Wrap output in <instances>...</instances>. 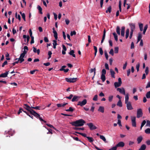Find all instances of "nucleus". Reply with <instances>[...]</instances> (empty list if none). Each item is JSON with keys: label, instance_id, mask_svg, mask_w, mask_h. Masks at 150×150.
<instances>
[{"label": "nucleus", "instance_id": "nucleus-1", "mask_svg": "<svg viewBox=\"0 0 150 150\" xmlns=\"http://www.w3.org/2000/svg\"><path fill=\"white\" fill-rule=\"evenodd\" d=\"M24 108H25L27 110L30 112V113L32 115H34V116L37 118H39V119L42 121L44 122L45 123H46V121L42 119L40 117V116L39 114L36 112L34 110L32 109L31 107L28 105L26 104H24Z\"/></svg>", "mask_w": 150, "mask_h": 150}, {"label": "nucleus", "instance_id": "nucleus-2", "mask_svg": "<svg viewBox=\"0 0 150 150\" xmlns=\"http://www.w3.org/2000/svg\"><path fill=\"white\" fill-rule=\"evenodd\" d=\"M85 123V121L82 119L77 120L70 123L72 126L76 127H81Z\"/></svg>", "mask_w": 150, "mask_h": 150}, {"label": "nucleus", "instance_id": "nucleus-3", "mask_svg": "<svg viewBox=\"0 0 150 150\" xmlns=\"http://www.w3.org/2000/svg\"><path fill=\"white\" fill-rule=\"evenodd\" d=\"M118 82H115L114 83L115 87V88H117L120 86L121 84L122 83V82L121 78H118Z\"/></svg>", "mask_w": 150, "mask_h": 150}, {"label": "nucleus", "instance_id": "nucleus-4", "mask_svg": "<svg viewBox=\"0 0 150 150\" xmlns=\"http://www.w3.org/2000/svg\"><path fill=\"white\" fill-rule=\"evenodd\" d=\"M143 112L142 109L141 108L138 109L137 112V117L139 118L142 116Z\"/></svg>", "mask_w": 150, "mask_h": 150}, {"label": "nucleus", "instance_id": "nucleus-5", "mask_svg": "<svg viewBox=\"0 0 150 150\" xmlns=\"http://www.w3.org/2000/svg\"><path fill=\"white\" fill-rule=\"evenodd\" d=\"M77 78H66L65 79L66 81L70 83H74L76 81Z\"/></svg>", "mask_w": 150, "mask_h": 150}, {"label": "nucleus", "instance_id": "nucleus-6", "mask_svg": "<svg viewBox=\"0 0 150 150\" xmlns=\"http://www.w3.org/2000/svg\"><path fill=\"white\" fill-rule=\"evenodd\" d=\"M86 103L87 100L86 99H84L82 101H79L77 105H80L81 106H82L86 105Z\"/></svg>", "mask_w": 150, "mask_h": 150}, {"label": "nucleus", "instance_id": "nucleus-7", "mask_svg": "<svg viewBox=\"0 0 150 150\" xmlns=\"http://www.w3.org/2000/svg\"><path fill=\"white\" fill-rule=\"evenodd\" d=\"M25 55L23 53H21L20 56V57L19 59L16 58L15 59V60H16L18 59H19L20 60V63H21L24 61V59L23 58L24 57Z\"/></svg>", "mask_w": 150, "mask_h": 150}, {"label": "nucleus", "instance_id": "nucleus-8", "mask_svg": "<svg viewBox=\"0 0 150 150\" xmlns=\"http://www.w3.org/2000/svg\"><path fill=\"white\" fill-rule=\"evenodd\" d=\"M125 103L126 105V106L128 110H131L133 109L131 103L130 102Z\"/></svg>", "mask_w": 150, "mask_h": 150}, {"label": "nucleus", "instance_id": "nucleus-9", "mask_svg": "<svg viewBox=\"0 0 150 150\" xmlns=\"http://www.w3.org/2000/svg\"><path fill=\"white\" fill-rule=\"evenodd\" d=\"M131 120L132 126L134 127H136V117L134 116L132 117Z\"/></svg>", "mask_w": 150, "mask_h": 150}, {"label": "nucleus", "instance_id": "nucleus-10", "mask_svg": "<svg viewBox=\"0 0 150 150\" xmlns=\"http://www.w3.org/2000/svg\"><path fill=\"white\" fill-rule=\"evenodd\" d=\"M87 125L88 126L91 130L95 129H97V127L94 126L92 123H88Z\"/></svg>", "mask_w": 150, "mask_h": 150}, {"label": "nucleus", "instance_id": "nucleus-11", "mask_svg": "<svg viewBox=\"0 0 150 150\" xmlns=\"http://www.w3.org/2000/svg\"><path fill=\"white\" fill-rule=\"evenodd\" d=\"M117 90L121 93L122 94L124 95H125V90L124 88H117Z\"/></svg>", "mask_w": 150, "mask_h": 150}, {"label": "nucleus", "instance_id": "nucleus-12", "mask_svg": "<svg viewBox=\"0 0 150 150\" xmlns=\"http://www.w3.org/2000/svg\"><path fill=\"white\" fill-rule=\"evenodd\" d=\"M81 96H73V98L72 99L71 101L72 102L77 101L80 98Z\"/></svg>", "mask_w": 150, "mask_h": 150}, {"label": "nucleus", "instance_id": "nucleus-13", "mask_svg": "<svg viewBox=\"0 0 150 150\" xmlns=\"http://www.w3.org/2000/svg\"><path fill=\"white\" fill-rule=\"evenodd\" d=\"M116 146L117 147H123L125 146V143L122 142H120L118 143L116 145Z\"/></svg>", "mask_w": 150, "mask_h": 150}, {"label": "nucleus", "instance_id": "nucleus-14", "mask_svg": "<svg viewBox=\"0 0 150 150\" xmlns=\"http://www.w3.org/2000/svg\"><path fill=\"white\" fill-rule=\"evenodd\" d=\"M130 26L131 31H133L135 28V24H134L131 23L129 24Z\"/></svg>", "mask_w": 150, "mask_h": 150}, {"label": "nucleus", "instance_id": "nucleus-15", "mask_svg": "<svg viewBox=\"0 0 150 150\" xmlns=\"http://www.w3.org/2000/svg\"><path fill=\"white\" fill-rule=\"evenodd\" d=\"M8 72L9 71H7L4 73L1 74V75H0V77H2L3 78L7 77L8 74Z\"/></svg>", "mask_w": 150, "mask_h": 150}, {"label": "nucleus", "instance_id": "nucleus-16", "mask_svg": "<svg viewBox=\"0 0 150 150\" xmlns=\"http://www.w3.org/2000/svg\"><path fill=\"white\" fill-rule=\"evenodd\" d=\"M53 30V33L54 34V36L55 38V39L57 40L58 38L57 37V31L54 30V28H53L52 29Z\"/></svg>", "mask_w": 150, "mask_h": 150}, {"label": "nucleus", "instance_id": "nucleus-17", "mask_svg": "<svg viewBox=\"0 0 150 150\" xmlns=\"http://www.w3.org/2000/svg\"><path fill=\"white\" fill-rule=\"evenodd\" d=\"M125 27L124 26H122L121 28V35L122 37H124L125 35Z\"/></svg>", "mask_w": 150, "mask_h": 150}, {"label": "nucleus", "instance_id": "nucleus-18", "mask_svg": "<svg viewBox=\"0 0 150 150\" xmlns=\"http://www.w3.org/2000/svg\"><path fill=\"white\" fill-rule=\"evenodd\" d=\"M98 111L102 113H103L104 111V108L103 107L100 106L98 109Z\"/></svg>", "mask_w": 150, "mask_h": 150}, {"label": "nucleus", "instance_id": "nucleus-19", "mask_svg": "<svg viewBox=\"0 0 150 150\" xmlns=\"http://www.w3.org/2000/svg\"><path fill=\"white\" fill-rule=\"evenodd\" d=\"M143 139V138L142 136H140L138 137L137 139V141L138 144H140L142 140Z\"/></svg>", "mask_w": 150, "mask_h": 150}, {"label": "nucleus", "instance_id": "nucleus-20", "mask_svg": "<svg viewBox=\"0 0 150 150\" xmlns=\"http://www.w3.org/2000/svg\"><path fill=\"white\" fill-rule=\"evenodd\" d=\"M105 33H106V31L105 30V29L103 31V34L102 37V39L101 41V43H102L103 42L104 40L105 39Z\"/></svg>", "mask_w": 150, "mask_h": 150}, {"label": "nucleus", "instance_id": "nucleus-21", "mask_svg": "<svg viewBox=\"0 0 150 150\" xmlns=\"http://www.w3.org/2000/svg\"><path fill=\"white\" fill-rule=\"evenodd\" d=\"M33 51L35 53L37 52L38 54H39L40 53V50L39 49H38L37 50L36 48H35V47H33Z\"/></svg>", "mask_w": 150, "mask_h": 150}, {"label": "nucleus", "instance_id": "nucleus-22", "mask_svg": "<svg viewBox=\"0 0 150 150\" xmlns=\"http://www.w3.org/2000/svg\"><path fill=\"white\" fill-rule=\"evenodd\" d=\"M142 38V35L141 33H140L138 34V36L137 38V43L139 42L140 40H141Z\"/></svg>", "mask_w": 150, "mask_h": 150}, {"label": "nucleus", "instance_id": "nucleus-23", "mask_svg": "<svg viewBox=\"0 0 150 150\" xmlns=\"http://www.w3.org/2000/svg\"><path fill=\"white\" fill-rule=\"evenodd\" d=\"M74 51L72 50L70 51V52H69V54L70 55H72L73 57H75L76 56L74 54Z\"/></svg>", "mask_w": 150, "mask_h": 150}, {"label": "nucleus", "instance_id": "nucleus-24", "mask_svg": "<svg viewBox=\"0 0 150 150\" xmlns=\"http://www.w3.org/2000/svg\"><path fill=\"white\" fill-rule=\"evenodd\" d=\"M125 103L129 102L128 101L129 99V94L128 93H127L126 94H125Z\"/></svg>", "mask_w": 150, "mask_h": 150}, {"label": "nucleus", "instance_id": "nucleus-25", "mask_svg": "<svg viewBox=\"0 0 150 150\" xmlns=\"http://www.w3.org/2000/svg\"><path fill=\"white\" fill-rule=\"evenodd\" d=\"M73 129L76 130H84V128L83 127L82 128H79V127H74L73 128Z\"/></svg>", "mask_w": 150, "mask_h": 150}, {"label": "nucleus", "instance_id": "nucleus-26", "mask_svg": "<svg viewBox=\"0 0 150 150\" xmlns=\"http://www.w3.org/2000/svg\"><path fill=\"white\" fill-rule=\"evenodd\" d=\"M110 72L112 77L115 78V72L112 69H110Z\"/></svg>", "mask_w": 150, "mask_h": 150}, {"label": "nucleus", "instance_id": "nucleus-27", "mask_svg": "<svg viewBox=\"0 0 150 150\" xmlns=\"http://www.w3.org/2000/svg\"><path fill=\"white\" fill-rule=\"evenodd\" d=\"M117 105V106L120 107H122V103L121 102V100H119V101L118 102Z\"/></svg>", "mask_w": 150, "mask_h": 150}, {"label": "nucleus", "instance_id": "nucleus-28", "mask_svg": "<svg viewBox=\"0 0 150 150\" xmlns=\"http://www.w3.org/2000/svg\"><path fill=\"white\" fill-rule=\"evenodd\" d=\"M112 7L111 6H110L107 8L106 11V13H108V12L110 13L111 11Z\"/></svg>", "mask_w": 150, "mask_h": 150}, {"label": "nucleus", "instance_id": "nucleus-29", "mask_svg": "<svg viewBox=\"0 0 150 150\" xmlns=\"http://www.w3.org/2000/svg\"><path fill=\"white\" fill-rule=\"evenodd\" d=\"M146 148V146L145 144L142 145L139 150H144Z\"/></svg>", "mask_w": 150, "mask_h": 150}, {"label": "nucleus", "instance_id": "nucleus-30", "mask_svg": "<svg viewBox=\"0 0 150 150\" xmlns=\"http://www.w3.org/2000/svg\"><path fill=\"white\" fill-rule=\"evenodd\" d=\"M116 32L119 35H120V27L119 26H117V27Z\"/></svg>", "mask_w": 150, "mask_h": 150}, {"label": "nucleus", "instance_id": "nucleus-31", "mask_svg": "<svg viewBox=\"0 0 150 150\" xmlns=\"http://www.w3.org/2000/svg\"><path fill=\"white\" fill-rule=\"evenodd\" d=\"M112 34L114 36L115 40L116 41H118V37L116 33H115V32H114Z\"/></svg>", "mask_w": 150, "mask_h": 150}, {"label": "nucleus", "instance_id": "nucleus-32", "mask_svg": "<svg viewBox=\"0 0 150 150\" xmlns=\"http://www.w3.org/2000/svg\"><path fill=\"white\" fill-rule=\"evenodd\" d=\"M101 79L103 82H104L105 80V75L101 74Z\"/></svg>", "mask_w": 150, "mask_h": 150}, {"label": "nucleus", "instance_id": "nucleus-33", "mask_svg": "<svg viewBox=\"0 0 150 150\" xmlns=\"http://www.w3.org/2000/svg\"><path fill=\"white\" fill-rule=\"evenodd\" d=\"M37 8L39 11L40 13L41 14H42V9L41 6L39 5H38L37 7Z\"/></svg>", "mask_w": 150, "mask_h": 150}, {"label": "nucleus", "instance_id": "nucleus-34", "mask_svg": "<svg viewBox=\"0 0 150 150\" xmlns=\"http://www.w3.org/2000/svg\"><path fill=\"white\" fill-rule=\"evenodd\" d=\"M74 110V108L70 107L69 108V109L66 110V111L67 112H72Z\"/></svg>", "mask_w": 150, "mask_h": 150}, {"label": "nucleus", "instance_id": "nucleus-35", "mask_svg": "<svg viewBox=\"0 0 150 150\" xmlns=\"http://www.w3.org/2000/svg\"><path fill=\"white\" fill-rule=\"evenodd\" d=\"M100 139L103 140L105 142H106V139L103 136L100 135Z\"/></svg>", "mask_w": 150, "mask_h": 150}, {"label": "nucleus", "instance_id": "nucleus-36", "mask_svg": "<svg viewBox=\"0 0 150 150\" xmlns=\"http://www.w3.org/2000/svg\"><path fill=\"white\" fill-rule=\"evenodd\" d=\"M86 138L88 139L89 142H93L94 140L92 137H86Z\"/></svg>", "mask_w": 150, "mask_h": 150}, {"label": "nucleus", "instance_id": "nucleus-37", "mask_svg": "<svg viewBox=\"0 0 150 150\" xmlns=\"http://www.w3.org/2000/svg\"><path fill=\"white\" fill-rule=\"evenodd\" d=\"M148 28V25H146L144 27V28L143 30V33L144 34H145L146 31Z\"/></svg>", "mask_w": 150, "mask_h": 150}, {"label": "nucleus", "instance_id": "nucleus-38", "mask_svg": "<svg viewBox=\"0 0 150 150\" xmlns=\"http://www.w3.org/2000/svg\"><path fill=\"white\" fill-rule=\"evenodd\" d=\"M146 96L147 98H150V91L146 93Z\"/></svg>", "mask_w": 150, "mask_h": 150}, {"label": "nucleus", "instance_id": "nucleus-39", "mask_svg": "<svg viewBox=\"0 0 150 150\" xmlns=\"http://www.w3.org/2000/svg\"><path fill=\"white\" fill-rule=\"evenodd\" d=\"M139 27L140 30L142 31L143 30V24L142 23H140L139 24Z\"/></svg>", "mask_w": 150, "mask_h": 150}, {"label": "nucleus", "instance_id": "nucleus-40", "mask_svg": "<svg viewBox=\"0 0 150 150\" xmlns=\"http://www.w3.org/2000/svg\"><path fill=\"white\" fill-rule=\"evenodd\" d=\"M15 16H16V17L17 18H18V20H19V21H21V16H20V15H18V16H17V12H16V14H15Z\"/></svg>", "mask_w": 150, "mask_h": 150}, {"label": "nucleus", "instance_id": "nucleus-41", "mask_svg": "<svg viewBox=\"0 0 150 150\" xmlns=\"http://www.w3.org/2000/svg\"><path fill=\"white\" fill-rule=\"evenodd\" d=\"M146 121L145 120H144L142 122L141 124V126L140 129H142V127L146 123Z\"/></svg>", "mask_w": 150, "mask_h": 150}, {"label": "nucleus", "instance_id": "nucleus-42", "mask_svg": "<svg viewBox=\"0 0 150 150\" xmlns=\"http://www.w3.org/2000/svg\"><path fill=\"white\" fill-rule=\"evenodd\" d=\"M93 47H94V49L95 50V53H94L95 56H96V55L97 53V47L95 46H93Z\"/></svg>", "mask_w": 150, "mask_h": 150}, {"label": "nucleus", "instance_id": "nucleus-43", "mask_svg": "<svg viewBox=\"0 0 150 150\" xmlns=\"http://www.w3.org/2000/svg\"><path fill=\"white\" fill-rule=\"evenodd\" d=\"M119 48L118 47H116L114 48V51L115 53H117L118 52Z\"/></svg>", "mask_w": 150, "mask_h": 150}, {"label": "nucleus", "instance_id": "nucleus-44", "mask_svg": "<svg viewBox=\"0 0 150 150\" xmlns=\"http://www.w3.org/2000/svg\"><path fill=\"white\" fill-rule=\"evenodd\" d=\"M145 132L147 134H149L150 133V128H148L146 129L145 130Z\"/></svg>", "mask_w": 150, "mask_h": 150}, {"label": "nucleus", "instance_id": "nucleus-45", "mask_svg": "<svg viewBox=\"0 0 150 150\" xmlns=\"http://www.w3.org/2000/svg\"><path fill=\"white\" fill-rule=\"evenodd\" d=\"M31 108H32V109H34L36 110H40V106H36L35 107H33L31 106Z\"/></svg>", "mask_w": 150, "mask_h": 150}, {"label": "nucleus", "instance_id": "nucleus-46", "mask_svg": "<svg viewBox=\"0 0 150 150\" xmlns=\"http://www.w3.org/2000/svg\"><path fill=\"white\" fill-rule=\"evenodd\" d=\"M99 52L100 53V54L101 55H102L103 54V52L102 49L101 47H100L99 48Z\"/></svg>", "mask_w": 150, "mask_h": 150}, {"label": "nucleus", "instance_id": "nucleus-47", "mask_svg": "<svg viewBox=\"0 0 150 150\" xmlns=\"http://www.w3.org/2000/svg\"><path fill=\"white\" fill-rule=\"evenodd\" d=\"M145 72L146 73V74L147 75L149 72V68L148 67H146V69L145 70Z\"/></svg>", "mask_w": 150, "mask_h": 150}, {"label": "nucleus", "instance_id": "nucleus-48", "mask_svg": "<svg viewBox=\"0 0 150 150\" xmlns=\"http://www.w3.org/2000/svg\"><path fill=\"white\" fill-rule=\"evenodd\" d=\"M117 146H116V145L114 146L113 147H112L109 150H117Z\"/></svg>", "mask_w": 150, "mask_h": 150}, {"label": "nucleus", "instance_id": "nucleus-49", "mask_svg": "<svg viewBox=\"0 0 150 150\" xmlns=\"http://www.w3.org/2000/svg\"><path fill=\"white\" fill-rule=\"evenodd\" d=\"M140 66V64L139 63H138L137 64L136 66V69L137 71H138L139 70V68Z\"/></svg>", "mask_w": 150, "mask_h": 150}, {"label": "nucleus", "instance_id": "nucleus-50", "mask_svg": "<svg viewBox=\"0 0 150 150\" xmlns=\"http://www.w3.org/2000/svg\"><path fill=\"white\" fill-rule=\"evenodd\" d=\"M109 54L111 55H112V56H113L114 55V51L113 49H112L110 50V51L109 52Z\"/></svg>", "mask_w": 150, "mask_h": 150}, {"label": "nucleus", "instance_id": "nucleus-51", "mask_svg": "<svg viewBox=\"0 0 150 150\" xmlns=\"http://www.w3.org/2000/svg\"><path fill=\"white\" fill-rule=\"evenodd\" d=\"M113 98V96H111L109 97H108V100L110 102H111L112 101V99Z\"/></svg>", "mask_w": 150, "mask_h": 150}, {"label": "nucleus", "instance_id": "nucleus-52", "mask_svg": "<svg viewBox=\"0 0 150 150\" xmlns=\"http://www.w3.org/2000/svg\"><path fill=\"white\" fill-rule=\"evenodd\" d=\"M98 98V95H96L93 98V100L94 101H97V100Z\"/></svg>", "mask_w": 150, "mask_h": 150}, {"label": "nucleus", "instance_id": "nucleus-53", "mask_svg": "<svg viewBox=\"0 0 150 150\" xmlns=\"http://www.w3.org/2000/svg\"><path fill=\"white\" fill-rule=\"evenodd\" d=\"M76 34V32L74 30L73 31H71L70 33V35L71 36H73V35H75Z\"/></svg>", "mask_w": 150, "mask_h": 150}, {"label": "nucleus", "instance_id": "nucleus-54", "mask_svg": "<svg viewBox=\"0 0 150 150\" xmlns=\"http://www.w3.org/2000/svg\"><path fill=\"white\" fill-rule=\"evenodd\" d=\"M73 95L71 94H70L69 96H67L66 97V98L69 99H71L72 97H73Z\"/></svg>", "mask_w": 150, "mask_h": 150}, {"label": "nucleus", "instance_id": "nucleus-55", "mask_svg": "<svg viewBox=\"0 0 150 150\" xmlns=\"http://www.w3.org/2000/svg\"><path fill=\"white\" fill-rule=\"evenodd\" d=\"M117 124L119 125L120 127H122V125L121 123V120L119 119L118 120Z\"/></svg>", "mask_w": 150, "mask_h": 150}, {"label": "nucleus", "instance_id": "nucleus-56", "mask_svg": "<svg viewBox=\"0 0 150 150\" xmlns=\"http://www.w3.org/2000/svg\"><path fill=\"white\" fill-rule=\"evenodd\" d=\"M31 41L30 42V44H32L34 43V37L33 36L31 37Z\"/></svg>", "mask_w": 150, "mask_h": 150}, {"label": "nucleus", "instance_id": "nucleus-57", "mask_svg": "<svg viewBox=\"0 0 150 150\" xmlns=\"http://www.w3.org/2000/svg\"><path fill=\"white\" fill-rule=\"evenodd\" d=\"M52 54V52L51 51H49L48 52V55H49V57L48 59H49L51 57V54Z\"/></svg>", "mask_w": 150, "mask_h": 150}, {"label": "nucleus", "instance_id": "nucleus-58", "mask_svg": "<svg viewBox=\"0 0 150 150\" xmlns=\"http://www.w3.org/2000/svg\"><path fill=\"white\" fill-rule=\"evenodd\" d=\"M104 53H105V58H106V59L107 60H108V54H107V53L106 51H105V52Z\"/></svg>", "mask_w": 150, "mask_h": 150}, {"label": "nucleus", "instance_id": "nucleus-59", "mask_svg": "<svg viewBox=\"0 0 150 150\" xmlns=\"http://www.w3.org/2000/svg\"><path fill=\"white\" fill-rule=\"evenodd\" d=\"M106 74V71L105 69H103L102 70V74L105 75Z\"/></svg>", "mask_w": 150, "mask_h": 150}, {"label": "nucleus", "instance_id": "nucleus-60", "mask_svg": "<svg viewBox=\"0 0 150 150\" xmlns=\"http://www.w3.org/2000/svg\"><path fill=\"white\" fill-rule=\"evenodd\" d=\"M66 66L64 65L62 66V67L59 69L60 71H62L64 69V68L66 67Z\"/></svg>", "mask_w": 150, "mask_h": 150}, {"label": "nucleus", "instance_id": "nucleus-61", "mask_svg": "<svg viewBox=\"0 0 150 150\" xmlns=\"http://www.w3.org/2000/svg\"><path fill=\"white\" fill-rule=\"evenodd\" d=\"M22 18L25 21V14L24 13H23V14H22V15H21Z\"/></svg>", "mask_w": 150, "mask_h": 150}, {"label": "nucleus", "instance_id": "nucleus-62", "mask_svg": "<svg viewBox=\"0 0 150 150\" xmlns=\"http://www.w3.org/2000/svg\"><path fill=\"white\" fill-rule=\"evenodd\" d=\"M146 122V126L150 127V121L147 120Z\"/></svg>", "mask_w": 150, "mask_h": 150}, {"label": "nucleus", "instance_id": "nucleus-63", "mask_svg": "<svg viewBox=\"0 0 150 150\" xmlns=\"http://www.w3.org/2000/svg\"><path fill=\"white\" fill-rule=\"evenodd\" d=\"M21 110H23V109L21 108H19V110L18 112V115H19L22 112V111Z\"/></svg>", "mask_w": 150, "mask_h": 150}, {"label": "nucleus", "instance_id": "nucleus-64", "mask_svg": "<svg viewBox=\"0 0 150 150\" xmlns=\"http://www.w3.org/2000/svg\"><path fill=\"white\" fill-rule=\"evenodd\" d=\"M150 87V81L147 84V85L146 86V88Z\"/></svg>", "mask_w": 150, "mask_h": 150}]
</instances>
